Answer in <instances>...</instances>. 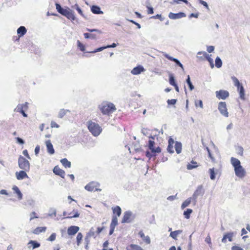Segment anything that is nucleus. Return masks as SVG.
<instances>
[{
  "label": "nucleus",
  "instance_id": "nucleus-1",
  "mask_svg": "<svg viewBox=\"0 0 250 250\" xmlns=\"http://www.w3.org/2000/svg\"><path fill=\"white\" fill-rule=\"evenodd\" d=\"M231 163L234 168L235 175L240 178H243L246 175V171L241 166L240 161L234 157L231 158Z\"/></svg>",
  "mask_w": 250,
  "mask_h": 250
},
{
  "label": "nucleus",
  "instance_id": "nucleus-2",
  "mask_svg": "<svg viewBox=\"0 0 250 250\" xmlns=\"http://www.w3.org/2000/svg\"><path fill=\"white\" fill-rule=\"evenodd\" d=\"M154 137H150L148 141V147L151 150L152 153H153L152 154L149 151L146 152V156L149 159H150L153 155H155L156 153H159L161 152V149L159 146L155 147L154 146Z\"/></svg>",
  "mask_w": 250,
  "mask_h": 250
},
{
  "label": "nucleus",
  "instance_id": "nucleus-3",
  "mask_svg": "<svg viewBox=\"0 0 250 250\" xmlns=\"http://www.w3.org/2000/svg\"><path fill=\"white\" fill-rule=\"evenodd\" d=\"M56 8L59 13L66 17L68 19L71 21H74L76 19L74 12L69 8H63L59 3L56 4Z\"/></svg>",
  "mask_w": 250,
  "mask_h": 250
},
{
  "label": "nucleus",
  "instance_id": "nucleus-4",
  "mask_svg": "<svg viewBox=\"0 0 250 250\" xmlns=\"http://www.w3.org/2000/svg\"><path fill=\"white\" fill-rule=\"evenodd\" d=\"M100 109L102 113L104 115H109L116 110L114 104L111 103H103L100 106Z\"/></svg>",
  "mask_w": 250,
  "mask_h": 250
},
{
  "label": "nucleus",
  "instance_id": "nucleus-5",
  "mask_svg": "<svg viewBox=\"0 0 250 250\" xmlns=\"http://www.w3.org/2000/svg\"><path fill=\"white\" fill-rule=\"evenodd\" d=\"M87 127L89 131L94 136H98L102 131V128L98 124L91 121H88Z\"/></svg>",
  "mask_w": 250,
  "mask_h": 250
},
{
  "label": "nucleus",
  "instance_id": "nucleus-6",
  "mask_svg": "<svg viewBox=\"0 0 250 250\" xmlns=\"http://www.w3.org/2000/svg\"><path fill=\"white\" fill-rule=\"evenodd\" d=\"M234 85L237 87V90L239 93L240 98L243 100H245V90L242 84L239 82L238 79L233 76L231 77Z\"/></svg>",
  "mask_w": 250,
  "mask_h": 250
},
{
  "label": "nucleus",
  "instance_id": "nucleus-7",
  "mask_svg": "<svg viewBox=\"0 0 250 250\" xmlns=\"http://www.w3.org/2000/svg\"><path fill=\"white\" fill-rule=\"evenodd\" d=\"M18 164L20 168L25 171H28L30 169L29 161L22 156H20L19 157Z\"/></svg>",
  "mask_w": 250,
  "mask_h": 250
},
{
  "label": "nucleus",
  "instance_id": "nucleus-8",
  "mask_svg": "<svg viewBox=\"0 0 250 250\" xmlns=\"http://www.w3.org/2000/svg\"><path fill=\"white\" fill-rule=\"evenodd\" d=\"M28 108V103L26 102L23 104H19L16 108L15 111L20 112L24 117H27V115L25 113V111Z\"/></svg>",
  "mask_w": 250,
  "mask_h": 250
},
{
  "label": "nucleus",
  "instance_id": "nucleus-9",
  "mask_svg": "<svg viewBox=\"0 0 250 250\" xmlns=\"http://www.w3.org/2000/svg\"><path fill=\"white\" fill-rule=\"evenodd\" d=\"M218 110L221 114L226 117L229 116V112L227 107V104L225 102H220L218 104Z\"/></svg>",
  "mask_w": 250,
  "mask_h": 250
},
{
  "label": "nucleus",
  "instance_id": "nucleus-10",
  "mask_svg": "<svg viewBox=\"0 0 250 250\" xmlns=\"http://www.w3.org/2000/svg\"><path fill=\"white\" fill-rule=\"evenodd\" d=\"M216 97L218 99L225 100L229 97V92L225 90H220L215 92Z\"/></svg>",
  "mask_w": 250,
  "mask_h": 250
},
{
  "label": "nucleus",
  "instance_id": "nucleus-11",
  "mask_svg": "<svg viewBox=\"0 0 250 250\" xmlns=\"http://www.w3.org/2000/svg\"><path fill=\"white\" fill-rule=\"evenodd\" d=\"M186 17V15L184 12H179L178 13H173L172 12H170L168 14V17L170 19L172 20H175V19H181L182 18H184Z\"/></svg>",
  "mask_w": 250,
  "mask_h": 250
},
{
  "label": "nucleus",
  "instance_id": "nucleus-12",
  "mask_svg": "<svg viewBox=\"0 0 250 250\" xmlns=\"http://www.w3.org/2000/svg\"><path fill=\"white\" fill-rule=\"evenodd\" d=\"M234 235V233L233 232H229L225 233L223 238L222 239V242L223 243H226L227 242V240L228 239V240L230 242L232 241V238Z\"/></svg>",
  "mask_w": 250,
  "mask_h": 250
},
{
  "label": "nucleus",
  "instance_id": "nucleus-13",
  "mask_svg": "<svg viewBox=\"0 0 250 250\" xmlns=\"http://www.w3.org/2000/svg\"><path fill=\"white\" fill-rule=\"evenodd\" d=\"M85 189L88 191H93L97 190V184L94 182H91L85 186Z\"/></svg>",
  "mask_w": 250,
  "mask_h": 250
},
{
  "label": "nucleus",
  "instance_id": "nucleus-14",
  "mask_svg": "<svg viewBox=\"0 0 250 250\" xmlns=\"http://www.w3.org/2000/svg\"><path fill=\"white\" fill-rule=\"evenodd\" d=\"M53 171L56 175H59L62 178H64L65 171L61 169L58 166H55L54 167Z\"/></svg>",
  "mask_w": 250,
  "mask_h": 250
},
{
  "label": "nucleus",
  "instance_id": "nucleus-15",
  "mask_svg": "<svg viewBox=\"0 0 250 250\" xmlns=\"http://www.w3.org/2000/svg\"><path fill=\"white\" fill-rule=\"evenodd\" d=\"M79 230V228L77 226H72L68 228L67 229V233L69 235H73L75 234Z\"/></svg>",
  "mask_w": 250,
  "mask_h": 250
},
{
  "label": "nucleus",
  "instance_id": "nucleus-16",
  "mask_svg": "<svg viewBox=\"0 0 250 250\" xmlns=\"http://www.w3.org/2000/svg\"><path fill=\"white\" fill-rule=\"evenodd\" d=\"M16 175L17 179L19 180H22L28 177L27 174L25 171L23 170H21L19 172H17L16 173Z\"/></svg>",
  "mask_w": 250,
  "mask_h": 250
},
{
  "label": "nucleus",
  "instance_id": "nucleus-17",
  "mask_svg": "<svg viewBox=\"0 0 250 250\" xmlns=\"http://www.w3.org/2000/svg\"><path fill=\"white\" fill-rule=\"evenodd\" d=\"M175 144V142L173 139L170 138L168 140V145L167 148L168 152L170 153L174 152L173 145Z\"/></svg>",
  "mask_w": 250,
  "mask_h": 250
},
{
  "label": "nucleus",
  "instance_id": "nucleus-18",
  "mask_svg": "<svg viewBox=\"0 0 250 250\" xmlns=\"http://www.w3.org/2000/svg\"><path fill=\"white\" fill-rule=\"evenodd\" d=\"M45 144L47 147V152L50 154H53L55 151L51 141L50 140L46 141Z\"/></svg>",
  "mask_w": 250,
  "mask_h": 250
},
{
  "label": "nucleus",
  "instance_id": "nucleus-19",
  "mask_svg": "<svg viewBox=\"0 0 250 250\" xmlns=\"http://www.w3.org/2000/svg\"><path fill=\"white\" fill-rule=\"evenodd\" d=\"M112 209L113 211V216H117V217H119L122 212V210L121 208L119 206H116L112 208Z\"/></svg>",
  "mask_w": 250,
  "mask_h": 250
},
{
  "label": "nucleus",
  "instance_id": "nucleus-20",
  "mask_svg": "<svg viewBox=\"0 0 250 250\" xmlns=\"http://www.w3.org/2000/svg\"><path fill=\"white\" fill-rule=\"evenodd\" d=\"M131 213L130 212L126 211L124 213V217L123 218L122 222V223H128L130 221V217Z\"/></svg>",
  "mask_w": 250,
  "mask_h": 250
},
{
  "label": "nucleus",
  "instance_id": "nucleus-21",
  "mask_svg": "<svg viewBox=\"0 0 250 250\" xmlns=\"http://www.w3.org/2000/svg\"><path fill=\"white\" fill-rule=\"evenodd\" d=\"M116 44L115 43H113L111 45H109L101 47H99L97 49H95L94 51L90 52V53H96L97 52L101 51L103 50L104 49L107 48H111V47H115L116 46Z\"/></svg>",
  "mask_w": 250,
  "mask_h": 250
},
{
  "label": "nucleus",
  "instance_id": "nucleus-22",
  "mask_svg": "<svg viewBox=\"0 0 250 250\" xmlns=\"http://www.w3.org/2000/svg\"><path fill=\"white\" fill-rule=\"evenodd\" d=\"M46 230L45 227H39L34 229L32 232L35 234H39L41 232H45Z\"/></svg>",
  "mask_w": 250,
  "mask_h": 250
},
{
  "label": "nucleus",
  "instance_id": "nucleus-23",
  "mask_svg": "<svg viewBox=\"0 0 250 250\" xmlns=\"http://www.w3.org/2000/svg\"><path fill=\"white\" fill-rule=\"evenodd\" d=\"M203 54L204 57L205 58H206L207 60L210 63L211 67L213 68L214 67V64H213V62L212 59L209 57V56L206 52H199L198 53V54Z\"/></svg>",
  "mask_w": 250,
  "mask_h": 250
},
{
  "label": "nucleus",
  "instance_id": "nucleus-24",
  "mask_svg": "<svg viewBox=\"0 0 250 250\" xmlns=\"http://www.w3.org/2000/svg\"><path fill=\"white\" fill-rule=\"evenodd\" d=\"M27 32V30L24 26H21L17 29L18 35L20 37H22Z\"/></svg>",
  "mask_w": 250,
  "mask_h": 250
},
{
  "label": "nucleus",
  "instance_id": "nucleus-25",
  "mask_svg": "<svg viewBox=\"0 0 250 250\" xmlns=\"http://www.w3.org/2000/svg\"><path fill=\"white\" fill-rule=\"evenodd\" d=\"M91 10L93 13L95 14H101L103 13V12L101 10L100 8L96 5H93L91 7Z\"/></svg>",
  "mask_w": 250,
  "mask_h": 250
},
{
  "label": "nucleus",
  "instance_id": "nucleus-26",
  "mask_svg": "<svg viewBox=\"0 0 250 250\" xmlns=\"http://www.w3.org/2000/svg\"><path fill=\"white\" fill-rule=\"evenodd\" d=\"M129 150H130V152H131V150H132L133 153L134 151H135V152H139L140 151L139 145L138 144V145H136V144H134V143H133L132 145L129 148Z\"/></svg>",
  "mask_w": 250,
  "mask_h": 250
},
{
  "label": "nucleus",
  "instance_id": "nucleus-27",
  "mask_svg": "<svg viewBox=\"0 0 250 250\" xmlns=\"http://www.w3.org/2000/svg\"><path fill=\"white\" fill-rule=\"evenodd\" d=\"M198 167V165L196 162L192 160L190 162V164H188L187 165V169L188 170H191L192 169L196 168Z\"/></svg>",
  "mask_w": 250,
  "mask_h": 250
},
{
  "label": "nucleus",
  "instance_id": "nucleus-28",
  "mask_svg": "<svg viewBox=\"0 0 250 250\" xmlns=\"http://www.w3.org/2000/svg\"><path fill=\"white\" fill-rule=\"evenodd\" d=\"M182 232L181 230H177L174 231H172L170 233V236L174 240H177V236Z\"/></svg>",
  "mask_w": 250,
  "mask_h": 250
},
{
  "label": "nucleus",
  "instance_id": "nucleus-29",
  "mask_svg": "<svg viewBox=\"0 0 250 250\" xmlns=\"http://www.w3.org/2000/svg\"><path fill=\"white\" fill-rule=\"evenodd\" d=\"M175 149L176 151V152L178 154H179L182 151V144L180 142H176L175 143Z\"/></svg>",
  "mask_w": 250,
  "mask_h": 250
},
{
  "label": "nucleus",
  "instance_id": "nucleus-30",
  "mask_svg": "<svg viewBox=\"0 0 250 250\" xmlns=\"http://www.w3.org/2000/svg\"><path fill=\"white\" fill-rule=\"evenodd\" d=\"M61 162L65 167H71V162L68 161L66 158L62 159Z\"/></svg>",
  "mask_w": 250,
  "mask_h": 250
},
{
  "label": "nucleus",
  "instance_id": "nucleus-31",
  "mask_svg": "<svg viewBox=\"0 0 250 250\" xmlns=\"http://www.w3.org/2000/svg\"><path fill=\"white\" fill-rule=\"evenodd\" d=\"M192 200V198L189 197L186 199L182 204L181 205V208L182 209L185 208L187 207H188L190 203Z\"/></svg>",
  "mask_w": 250,
  "mask_h": 250
},
{
  "label": "nucleus",
  "instance_id": "nucleus-32",
  "mask_svg": "<svg viewBox=\"0 0 250 250\" xmlns=\"http://www.w3.org/2000/svg\"><path fill=\"white\" fill-rule=\"evenodd\" d=\"M142 239L143 242L146 244H149L151 242L150 238L148 236H145V235L142 233Z\"/></svg>",
  "mask_w": 250,
  "mask_h": 250
},
{
  "label": "nucleus",
  "instance_id": "nucleus-33",
  "mask_svg": "<svg viewBox=\"0 0 250 250\" xmlns=\"http://www.w3.org/2000/svg\"><path fill=\"white\" fill-rule=\"evenodd\" d=\"M79 216V213L78 211L73 210L72 212H71L68 216H67L66 218H72L73 217H78Z\"/></svg>",
  "mask_w": 250,
  "mask_h": 250
},
{
  "label": "nucleus",
  "instance_id": "nucleus-34",
  "mask_svg": "<svg viewBox=\"0 0 250 250\" xmlns=\"http://www.w3.org/2000/svg\"><path fill=\"white\" fill-rule=\"evenodd\" d=\"M12 189L17 194L19 198L21 199L22 198V194L20 191L19 188L16 186H13Z\"/></svg>",
  "mask_w": 250,
  "mask_h": 250
},
{
  "label": "nucleus",
  "instance_id": "nucleus-35",
  "mask_svg": "<svg viewBox=\"0 0 250 250\" xmlns=\"http://www.w3.org/2000/svg\"><path fill=\"white\" fill-rule=\"evenodd\" d=\"M131 73L133 75H137L141 73V65H138L134 68L131 71Z\"/></svg>",
  "mask_w": 250,
  "mask_h": 250
},
{
  "label": "nucleus",
  "instance_id": "nucleus-36",
  "mask_svg": "<svg viewBox=\"0 0 250 250\" xmlns=\"http://www.w3.org/2000/svg\"><path fill=\"white\" fill-rule=\"evenodd\" d=\"M83 35L85 39L90 38V39H95L97 38V35L95 34L85 33H84Z\"/></svg>",
  "mask_w": 250,
  "mask_h": 250
},
{
  "label": "nucleus",
  "instance_id": "nucleus-37",
  "mask_svg": "<svg viewBox=\"0 0 250 250\" xmlns=\"http://www.w3.org/2000/svg\"><path fill=\"white\" fill-rule=\"evenodd\" d=\"M118 224V218L117 216H113L110 226L115 227Z\"/></svg>",
  "mask_w": 250,
  "mask_h": 250
},
{
  "label": "nucleus",
  "instance_id": "nucleus-38",
  "mask_svg": "<svg viewBox=\"0 0 250 250\" xmlns=\"http://www.w3.org/2000/svg\"><path fill=\"white\" fill-rule=\"evenodd\" d=\"M192 212V210L190 208L187 209L186 211L184 212V215H185V218L187 219H189L190 217V214Z\"/></svg>",
  "mask_w": 250,
  "mask_h": 250
},
{
  "label": "nucleus",
  "instance_id": "nucleus-39",
  "mask_svg": "<svg viewBox=\"0 0 250 250\" xmlns=\"http://www.w3.org/2000/svg\"><path fill=\"white\" fill-rule=\"evenodd\" d=\"M68 111L69 110H65L64 109H61L58 114L59 117L60 118H62Z\"/></svg>",
  "mask_w": 250,
  "mask_h": 250
},
{
  "label": "nucleus",
  "instance_id": "nucleus-40",
  "mask_svg": "<svg viewBox=\"0 0 250 250\" xmlns=\"http://www.w3.org/2000/svg\"><path fill=\"white\" fill-rule=\"evenodd\" d=\"M29 244H31L32 245L33 249L37 248L40 246V243L33 240L30 241Z\"/></svg>",
  "mask_w": 250,
  "mask_h": 250
},
{
  "label": "nucleus",
  "instance_id": "nucleus-41",
  "mask_svg": "<svg viewBox=\"0 0 250 250\" xmlns=\"http://www.w3.org/2000/svg\"><path fill=\"white\" fill-rule=\"evenodd\" d=\"M96 236V235L95 234V232L94 231V229L91 228L87 233V237L95 238Z\"/></svg>",
  "mask_w": 250,
  "mask_h": 250
},
{
  "label": "nucleus",
  "instance_id": "nucleus-42",
  "mask_svg": "<svg viewBox=\"0 0 250 250\" xmlns=\"http://www.w3.org/2000/svg\"><path fill=\"white\" fill-rule=\"evenodd\" d=\"M169 83L170 84L173 86L177 84L175 82L174 77L172 74L169 75Z\"/></svg>",
  "mask_w": 250,
  "mask_h": 250
},
{
  "label": "nucleus",
  "instance_id": "nucleus-43",
  "mask_svg": "<svg viewBox=\"0 0 250 250\" xmlns=\"http://www.w3.org/2000/svg\"><path fill=\"white\" fill-rule=\"evenodd\" d=\"M215 66L217 68H220L221 67V66L222 65V62L221 60L220 59V58L217 57L215 59Z\"/></svg>",
  "mask_w": 250,
  "mask_h": 250
},
{
  "label": "nucleus",
  "instance_id": "nucleus-44",
  "mask_svg": "<svg viewBox=\"0 0 250 250\" xmlns=\"http://www.w3.org/2000/svg\"><path fill=\"white\" fill-rule=\"evenodd\" d=\"M126 250H141L140 247L136 245L131 244Z\"/></svg>",
  "mask_w": 250,
  "mask_h": 250
},
{
  "label": "nucleus",
  "instance_id": "nucleus-45",
  "mask_svg": "<svg viewBox=\"0 0 250 250\" xmlns=\"http://www.w3.org/2000/svg\"><path fill=\"white\" fill-rule=\"evenodd\" d=\"M195 106L196 107H200L201 108H203V102H202V101L201 100H195Z\"/></svg>",
  "mask_w": 250,
  "mask_h": 250
},
{
  "label": "nucleus",
  "instance_id": "nucleus-46",
  "mask_svg": "<svg viewBox=\"0 0 250 250\" xmlns=\"http://www.w3.org/2000/svg\"><path fill=\"white\" fill-rule=\"evenodd\" d=\"M209 172L210 174V178L211 180H214L215 178V173L214 172V168H210L209 169Z\"/></svg>",
  "mask_w": 250,
  "mask_h": 250
},
{
  "label": "nucleus",
  "instance_id": "nucleus-47",
  "mask_svg": "<svg viewBox=\"0 0 250 250\" xmlns=\"http://www.w3.org/2000/svg\"><path fill=\"white\" fill-rule=\"evenodd\" d=\"M77 45L81 51L85 50V46L79 40L77 41Z\"/></svg>",
  "mask_w": 250,
  "mask_h": 250
},
{
  "label": "nucleus",
  "instance_id": "nucleus-48",
  "mask_svg": "<svg viewBox=\"0 0 250 250\" xmlns=\"http://www.w3.org/2000/svg\"><path fill=\"white\" fill-rule=\"evenodd\" d=\"M187 83L188 84V85L190 90H192L194 89V86L192 85V84L190 81V77H189V75H188V78L187 79Z\"/></svg>",
  "mask_w": 250,
  "mask_h": 250
},
{
  "label": "nucleus",
  "instance_id": "nucleus-49",
  "mask_svg": "<svg viewBox=\"0 0 250 250\" xmlns=\"http://www.w3.org/2000/svg\"><path fill=\"white\" fill-rule=\"evenodd\" d=\"M201 188H198V189L195 191V192L194 193L193 195V198L194 199V200H196L197 197L199 195V194L200 193L201 191Z\"/></svg>",
  "mask_w": 250,
  "mask_h": 250
},
{
  "label": "nucleus",
  "instance_id": "nucleus-50",
  "mask_svg": "<svg viewBox=\"0 0 250 250\" xmlns=\"http://www.w3.org/2000/svg\"><path fill=\"white\" fill-rule=\"evenodd\" d=\"M82 238H83L82 234L80 232L79 233L77 234V238H76L78 245H79V244L81 243Z\"/></svg>",
  "mask_w": 250,
  "mask_h": 250
},
{
  "label": "nucleus",
  "instance_id": "nucleus-51",
  "mask_svg": "<svg viewBox=\"0 0 250 250\" xmlns=\"http://www.w3.org/2000/svg\"><path fill=\"white\" fill-rule=\"evenodd\" d=\"M205 242L206 243H207L209 245L210 247H211V246H212L211 240V238L209 235H208L207 236V237L206 238Z\"/></svg>",
  "mask_w": 250,
  "mask_h": 250
},
{
  "label": "nucleus",
  "instance_id": "nucleus-52",
  "mask_svg": "<svg viewBox=\"0 0 250 250\" xmlns=\"http://www.w3.org/2000/svg\"><path fill=\"white\" fill-rule=\"evenodd\" d=\"M56 234L55 233H53L51 234L49 237L48 238V240L50 241H53L55 240Z\"/></svg>",
  "mask_w": 250,
  "mask_h": 250
},
{
  "label": "nucleus",
  "instance_id": "nucleus-53",
  "mask_svg": "<svg viewBox=\"0 0 250 250\" xmlns=\"http://www.w3.org/2000/svg\"><path fill=\"white\" fill-rule=\"evenodd\" d=\"M74 7H75L76 9L78 11V12L82 16H83V13L78 4H76L74 5Z\"/></svg>",
  "mask_w": 250,
  "mask_h": 250
},
{
  "label": "nucleus",
  "instance_id": "nucleus-54",
  "mask_svg": "<svg viewBox=\"0 0 250 250\" xmlns=\"http://www.w3.org/2000/svg\"><path fill=\"white\" fill-rule=\"evenodd\" d=\"M237 153L239 155L242 156L243 154V148L242 146H238L237 148Z\"/></svg>",
  "mask_w": 250,
  "mask_h": 250
},
{
  "label": "nucleus",
  "instance_id": "nucleus-55",
  "mask_svg": "<svg viewBox=\"0 0 250 250\" xmlns=\"http://www.w3.org/2000/svg\"><path fill=\"white\" fill-rule=\"evenodd\" d=\"M30 221L34 219V218H38V216L37 215V213L34 211L30 213Z\"/></svg>",
  "mask_w": 250,
  "mask_h": 250
},
{
  "label": "nucleus",
  "instance_id": "nucleus-56",
  "mask_svg": "<svg viewBox=\"0 0 250 250\" xmlns=\"http://www.w3.org/2000/svg\"><path fill=\"white\" fill-rule=\"evenodd\" d=\"M177 101L176 99H171V100H168L167 102L168 104H172L174 105L176 104Z\"/></svg>",
  "mask_w": 250,
  "mask_h": 250
},
{
  "label": "nucleus",
  "instance_id": "nucleus-57",
  "mask_svg": "<svg viewBox=\"0 0 250 250\" xmlns=\"http://www.w3.org/2000/svg\"><path fill=\"white\" fill-rule=\"evenodd\" d=\"M207 150H208V156L210 158V159L211 160V161L213 162H215V159L212 156L210 152V150L209 149L207 148Z\"/></svg>",
  "mask_w": 250,
  "mask_h": 250
},
{
  "label": "nucleus",
  "instance_id": "nucleus-58",
  "mask_svg": "<svg viewBox=\"0 0 250 250\" xmlns=\"http://www.w3.org/2000/svg\"><path fill=\"white\" fill-rule=\"evenodd\" d=\"M22 153L23 154L26 156L28 159H30V156L28 154V151L27 149H24L22 151Z\"/></svg>",
  "mask_w": 250,
  "mask_h": 250
},
{
  "label": "nucleus",
  "instance_id": "nucleus-59",
  "mask_svg": "<svg viewBox=\"0 0 250 250\" xmlns=\"http://www.w3.org/2000/svg\"><path fill=\"white\" fill-rule=\"evenodd\" d=\"M151 18L153 19H159L160 20V21H162L163 20V19L162 18L161 15L157 14L155 16H153L151 17Z\"/></svg>",
  "mask_w": 250,
  "mask_h": 250
},
{
  "label": "nucleus",
  "instance_id": "nucleus-60",
  "mask_svg": "<svg viewBox=\"0 0 250 250\" xmlns=\"http://www.w3.org/2000/svg\"><path fill=\"white\" fill-rule=\"evenodd\" d=\"M104 229V227H98L97 228V231H96V234H99L102 232V231Z\"/></svg>",
  "mask_w": 250,
  "mask_h": 250
},
{
  "label": "nucleus",
  "instance_id": "nucleus-61",
  "mask_svg": "<svg viewBox=\"0 0 250 250\" xmlns=\"http://www.w3.org/2000/svg\"><path fill=\"white\" fill-rule=\"evenodd\" d=\"M214 47L213 46H209L207 47V51L209 53L212 52L214 51Z\"/></svg>",
  "mask_w": 250,
  "mask_h": 250
},
{
  "label": "nucleus",
  "instance_id": "nucleus-62",
  "mask_svg": "<svg viewBox=\"0 0 250 250\" xmlns=\"http://www.w3.org/2000/svg\"><path fill=\"white\" fill-rule=\"evenodd\" d=\"M178 65H179L183 70L184 69V67L183 64L178 60L177 59L174 62Z\"/></svg>",
  "mask_w": 250,
  "mask_h": 250
},
{
  "label": "nucleus",
  "instance_id": "nucleus-63",
  "mask_svg": "<svg viewBox=\"0 0 250 250\" xmlns=\"http://www.w3.org/2000/svg\"><path fill=\"white\" fill-rule=\"evenodd\" d=\"M40 149V147L39 146H37L35 149V153L36 155H38Z\"/></svg>",
  "mask_w": 250,
  "mask_h": 250
},
{
  "label": "nucleus",
  "instance_id": "nucleus-64",
  "mask_svg": "<svg viewBox=\"0 0 250 250\" xmlns=\"http://www.w3.org/2000/svg\"><path fill=\"white\" fill-rule=\"evenodd\" d=\"M231 250H244L242 248L238 246H233L231 248Z\"/></svg>",
  "mask_w": 250,
  "mask_h": 250
}]
</instances>
